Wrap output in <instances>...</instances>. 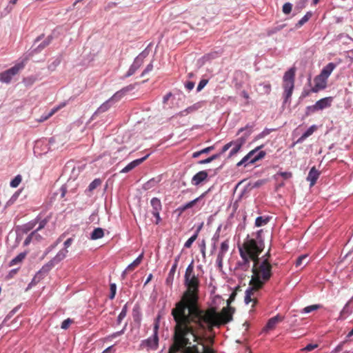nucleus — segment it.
<instances>
[{
  "instance_id": "obj_24",
  "label": "nucleus",
  "mask_w": 353,
  "mask_h": 353,
  "mask_svg": "<svg viewBox=\"0 0 353 353\" xmlns=\"http://www.w3.org/2000/svg\"><path fill=\"white\" fill-rule=\"evenodd\" d=\"M27 253L21 252L16 257L12 259L10 262V266H14L18 263H20L23 261V260L26 258Z\"/></svg>"
},
{
  "instance_id": "obj_1",
  "label": "nucleus",
  "mask_w": 353,
  "mask_h": 353,
  "mask_svg": "<svg viewBox=\"0 0 353 353\" xmlns=\"http://www.w3.org/2000/svg\"><path fill=\"white\" fill-rule=\"evenodd\" d=\"M184 285L185 290L171 311L175 323H177L178 335L191 334L192 330L188 327L190 322L200 323L201 320L202 322L208 323L211 325L220 324L218 321H214L219 314L215 307L202 310L199 307L200 281L199 277L195 275L193 261L185 270Z\"/></svg>"
},
{
  "instance_id": "obj_20",
  "label": "nucleus",
  "mask_w": 353,
  "mask_h": 353,
  "mask_svg": "<svg viewBox=\"0 0 353 353\" xmlns=\"http://www.w3.org/2000/svg\"><path fill=\"white\" fill-rule=\"evenodd\" d=\"M143 259V254L139 256L132 263H131L124 270L123 274H128L133 271L141 262Z\"/></svg>"
},
{
  "instance_id": "obj_50",
  "label": "nucleus",
  "mask_w": 353,
  "mask_h": 353,
  "mask_svg": "<svg viewBox=\"0 0 353 353\" xmlns=\"http://www.w3.org/2000/svg\"><path fill=\"white\" fill-rule=\"evenodd\" d=\"M153 69V65L152 63H149L145 69L143 71L141 74V77L145 76L146 74H148L149 72L152 71Z\"/></svg>"
},
{
  "instance_id": "obj_32",
  "label": "nucleus",
  "mask_w": 353,
  "mask_h": 353,
  "mask_svg": "<svg viewBox=\"0 0 353 353\" xmlns=\"http://www.w3.org/2000/svg\"><path fill=\"white\" fill-rule=\"evenodd\" d=\"M101 184V181L99 179H94L88 186V191L92 192L97 187L100 186Z\"/></svg>"
},
{
  "instance_id": "obj_59",
  "label": "nucleus",
  "mask_w": 353,
  "mask_h": 353,
  "mask_svg": "<svg viewBox=\"0 0 353 353\" xmlns=\"http://www.w3.org/2000/svg\"><path fill=\"white\" fill-rule=\"evenodd\" d=\"M196 110V108L194 105L193 106H190L189 108H188L187 109H185V110H183L182 112H185L186 114L190 113V112H192L193 111Z\"/></svg>"
},
{
  "instance_id": "obj_3",
  "label": "nucleus",
  "mask_w": 353,
  "mask_h": 353,
  "mask_svg": "<svg viewBox=\"0 0 353 353\" xmlns=\"http://www.w3.org/2000/svg\"><path fill=\"white\" fill-rule=\"evenodd\" d=\"M263 249V241L254 239H247L242 245L239 247L241 261L238 263V266L241 270L248 271L250 268V262H253L250 281L256 284L257 287H263L265 283L269 281L272 275V266L268 259L261 260L259 258Z\"/></svg>"
},
{
  "instance_id": "obj_10",
  "label": "nucleus",
  "mask_w": 353,
  "mask_h": 353,
  "mask_svg": "<svg viewBox=\"0 0 353 353\" xmlns=\"http://www.w3.org/2000/svg\"><path fill=\"white\" fill-rule=\"evenodd\" d=\"M150 204L152 207V214L156 218V224H159L161 221L160 211L162 209V205L161 201L158 198H152L150 201Z\"/></svg>"
},
{
  "instance_id": "obj_21",
  "label": "nucleus",
  "mask_w": 353,
  "mask_h": 353,
  "mask_svg": "<svg viewBox=\"0 0 353 353\" xmlns=\"http://www.w3.org/2000/svg\"><path fill=\"white\" fill-rule=\"evenodd\" d=\"M65 105H66V103L63 102L61 104H59L58 106L53 108L48 115H46L45 117H41V119H39V121L42 122V121H46L50 117H51L53 114H54L57 111H59L60 109L65 107Z\"/></svg>"
},
{
  "instance_id": "obj_55",
  "label": "nucleus",
  "mask_w": 353,
  "mask_h": 353,
  "mask_svg": "<svg viewBox=\"0 0 353 353\" xmlns=\"http://www.w3.org/2000/svg\"><path fill=\"white\" fill-rule=\"evenodd\" d=\"M72 241H73V239H72V238H69V239H68L64 242V243H63V245H64V248H63V249H66V250H68V248H69V247L71 245V244H72Z\"/></svg>"
},
{
  "instance_id": "obj_16",
  "label": "nucleus",
  "mask_w": 353,
  "mask_h": 353,
  "mask_svg": "<svg viewBox=\"0 0 353 353\" xmlns=\"http://www.w3.org/2000/svg\"><path fill=\"white\" fill-rule=\"evenodd\" d=\"M208 177V172L205 170L200 171L196 173L192 179V183L194 185H198L201 182L205 181Z\"/></svg>"
},
{
  "instance_id": "obj_33",
  "label": "nucleus",
  "mask_w": 353,
  "mask_h": 353,
  "mask_svg": "<svg viewBox=\"0 0 353 353\" xmlns=\"http://www.w3.org/2000/svg\"><path fill=\"white\" fill-rule=\"evenodd\" d=\"M268 221L269 220L268 218H264L263 216H258L255 221V225L256 227H261V226L265 225V224L268 223Z\"/></svg>"
},
{
  "instance_id": "obj_53",
  "label": "nucleus",
  "mask_w": 353,
  "mask_h": 353,
  "mask_svg": "<svg viewBox=\"0 0 353 353\" xmlns=\"http://www.w3.org/2000/svg\"><path fill=\"white\" fill-rule=\"evenodd\" d=\"M233 145V142L231 141L227 144H225L221 149V151L220 152L222 154H223L224 152H225L228 150H229V148Z\"/></svg>"
},
{
  "instance_id": "obj_13",
  "label": "nucleus",
  "mask_w": 353,
  "mask_h": 353,
  "mask_svg": "<svg viewBox=\"0 0 353 353\" xmlns=\"http://www.w3.org/2000/svg\"><path fill=\"white\" fill-rule=\"evenodd\" d=\"M283 319H284V317L280 314H277L275 316L270 318L268 320L265 326L263 327V332H267L270 330H274L276 327V325L279 323L283 321Z\"/></svg>"
},
{
  "instance_id": "obj_47",
  "label": "nucleus",
  "mask_w": 353,
  "mask_h": 353,
  "mask_svg": "<svg viewBox=\"0 0 353 353\" xmlns=\"http://www.w3.org/2000/svg\"><path fill=\"white\" fill-rule=\"evenodd\" d=\"M208 83V79H201L196 88L197 92H200Z\"/></svg>"
},
{
  "instance_id": "obj_4",
  "label": "nucleus",
  "mask_w": 353,
  "mask_h": 353,
  "mask_svg": "<svg viewBox=\"0 0 353 353\" xmlns=\"http://www.w3.org/2000/svg\"><path fill=\"white\" fill-rule=\"evenodd\" d=\"M296 69L291 68L285 72L283 77V103H286L290 101L293 90L294 88V79H295Z\"/></svg>"
},
{
  "instance_id": "obj_7",
  "label": "nucleus",
  "mask_w": 353,
  "mask_h": 353,
  "mask_svg": "<svg viewBox=\"0 0 353 353\" xmlns=\"http://www.w3.org/2000/svg\"><path fill=\"white\" fill-rule=\"evenodd\" d=\"M250 288H248L245 291V303L246 304H249L251 302H253V305L256 303V299L254 297V294L263 287H257L256 284L250 281Z\"/></svg>"
},
{
  "instance_id": "obj_28",
  "label": "nucleus",
  "mask_w": 353,
  "mask_h": 353,
  "mask_svg": "<svg viewBox=\"0 0 353 353\" xmlns=\"http://www.w3.org/2000/svg\"><path fill=\"white\" fill-rule=\"evenodd\" d=\"M279 176H281L284 180H288L292 177V173L291 172H278L274 177L278 180Z\"/></svg>"
},
{
  "instance_id": "obj_34",
  "label": "nucleus",
  "mask_w": 353,
  "mask_h": 353,
  "mask_svg": "<svg viewBox=\"0 0 353 353\" xmlns=\"http://www.w3.org/2000/svg\"><path fill=\"white\" fill-rule=\"evenodd\" d=\"M234 144H235V146L230 152V154H229L230 157L234 156L240 150L243 143L236 141L234 143Z\"/></svg>"
},
{
  "instance_id": "obj_27",
  "label": "nucleus",
  "mask_w": 353,
  "mask_h": 353,
  "mask_svg": "<svg viewBox=\"0 0 353 353\" xmlns=\"http://www.w3.org/2000/svg\"><path fill=\"white\" fill-rule=\"evenodd\" d=\"M202 227V224L200 225V227L198 228L195 234H194L193 236H192L190 239H188L186 242L184 244V246L187 248H189L192 246L193 242L196 239L197 236H198V233L199 232V230H201Z\"/></svg>"
},
{
  "instance_id": "obj_57",
  "label": "nucleus",
  "mask_w": 353,
  "mask_h": 353,
  "mask_svg": "<svg viewBox=\"0 0 353 353\" xmlns=\"http://www.w3.org/2000/svg\"><path fill=\"white\" fill-rule=\"evenodd\" d=\"M185 87L186 88L187 90H191L194 88V83L192 82V81H188L185 84Z\"/></svg>"
},
{
  "instance_id": "obj_30",
  "label": "nucleus",
  "mask_w": 353,
  "mask_h": 353,
  "mask_svg": "<svg viewBox=\"0 0 353 353\" xmlns=\"http://www.w3.org/2000/svg\"><path fill=\"white\" fill-rule=\"evenodd\" d=\"M312 17L311 12H307V14L303 16L301 19H300L298 23L296 24L295 27L296 28H301L303 24H305Z\"/></svg>"
},
{
  "instance_id": "obj_26",
  "label": "nucleus",
  "mask_w": 353,
  "mask_h": 353,
  "mask_svg": "<svg viewBox=\"0 0 353 353\" xmlns=\"http://www.w3.org/2000/svg\"><path fill=\"white\" fill-rule=\"evenodd\" d=\"M111 101L107 100L105 102H104L103 104H101L98 109L97 110L95 114H101L103 112H106L111 106Z\"/></svg>"
},
{
  "instance_id": "obj_62",
  "label": "nucleus",
  "mask_w": 353,
  "mask_h": 353,
  "mask_svg": "<svg viewBox=\"0 0 353 353\" xmlns=\"http://www.w3.org/2000/svg\"><path fill=\"white\" fill-rule=\"evenodd\" d=\"M221 153L219 152V153H217V154H214L212 155L210 157L211 161H212L219 158L221 157Z\"/></svg>"
},
{
  "instance_id": "obj_31",
  "label": "nucleus",
  "mask_w": 353,
  "mask_h": 353,
  "mask_svg": "<svg viewBox=\"0 0 353 353\" xmlns=\"http://www.w3.org/2000/svg\"><path fill=\"white\" fill-rule=\"evenodd\" d=\"M204 194H202L201 196H199V197L196 198L195 199L187 203L185 205V207L187 209H189V208H192L193 206H194L197 203L200 202L201 201V199H203V197L204 196Z\"/></svg>"
},
{
  "instance_id": "obj_8",
  "label": "nucleus",
  "mask_w": 353,
  "mask_h": 353,
  "mask_svg": "<svg viewBox=\"0 0 353 353\" xmlns=\"http://www.w3.org/2000/svg\"><path fill=\"white\" fill-rule=\"evenodd\" d=\"M158 330H159V323L157 322L154 325V333L152 336L148 338L144 341V343L146 346L150 349L156 350L158 347L159 344V336H158Z\"/></svg>"
},
{
  "instance_id": "obj_43",
  "label": "nucleus",
  "mask_w": 353,
  "mask_h": 353,
  "mask_svg": "<svg viewBox=\"0 0 353 353\" xmlns=\"http://www.w3.org/2000/svg\"><path fill=\"white\" fill-rule=\"evenodd\" d=\"M292 5L290 3H285L283 6V12L285 14H288L291 12Z\"/></svg>"
},
{
  "instance_id": "obj_60",
  "label": "nucleus",
  "mask_w": 353,
  "mask_h": 353,
  "mask_svg": "<svg viewBox=\"0 0 353 353\" xmlns=\"http://www.w3.org/2000/svg\"><path fill=\"white\" fill-rule=\"evenodd\" d=\"M212 162L211 159H210V157H208L205 159H203V160H201L199 161V163L202 165V164H206V163H209Z\"/></svg>"
},
{
  "instance_id": "obj_17",
  "label": "nucleus",
  "mask_w": 353,
  "mask_h": 353,
  "mask_svg": "<svg viewBox=\"0 0 353 353\" xmlns=\"http://www.w3.org/2000/svg\"><path fill=\"white\" fill-rule=\"evenodd\" d=\"M179 259V256H177L175 259L174 263L172 265V266L169 272L168 276L165 281V283L167 285H171L172 284L173 279H174V275L176 270L177 268Z\"/></svg>"
},
{
  "instance_id": "obj_51",
  "label": "nucleus",
  "mask_w": 353,
  "mask_h": 353,
  "mask_svg": "<svg viewBox=\"0 0 353 353\" xmlns=\"http://www.w3.org/2000/svg\"><path fill=\"white\" fill-rule=\"evenodd\" d=\"M143 57L140 54L139 56H138L132 65H139V67L141 65V64L143 63Z\"/></svg>"
},
{
  "instance_id": "obj_64",
  "label": "nucleus",
  "mask_w": 353,
  "mask_h": 353,
  "mask_svg": "<svg viewBox=\"0 0 353 353\" xmlns=\"http://www.w3.org/2000/svg\"><path fill=\"white\" fill-rule=\"evenodd\" d=\"M241 95L243 97V98H245V99H249V94L248 93L243 90L241 93Z\"/></svg>"
},
{
  "instance_id": "obj_12",
  "label": "nucleus",
  "mask_w": 353,
  "mask_h": 353,
  "mask_svg": "<svg viewBox=\"0 0 353 353\" xmlns=\"http://www.w3.org/2000/svg\"><path fill=\"white\" fill-rule=\"evenodd\" d=\"M134 89V85H128V86H125L120 90L117 91L112 97L109 99V101H110L112 103L117 102L121 100L128 92H130Z\"/></svg>"
},
{
  "instance_id": "obj_41",
  "label": "nucleus",
  "mask_w": 353,
  "mask_h": 353,
  "mask_svg": "<svg viewBox=\"0 0 353 353\" xmlns=\"http://www.w3.org/2000/svg\"><path fill=\"white\" fill-rule=\"evenodd\" d=\"M36 81V78L34 77H28L26 78H24L23 80V83L26 86L32 85Z\"/></svg>"
},
{
  "instance_id": "obj_49",
  "label": "nucleus",
  "mask_w": 353,
  "mask_h": 353,
  "mask_svg": "<svg viewBox=\"0 0 353 353\" xmlns=\"http://www.w3.org/2000/svg\"><path fill=\"white\" fill-rule=\"evenodd\" d=\"M316 111H318V110H317L315 104L313 105H311V106H308V107H307L306 114L309 115L312 113H314Z\"/></svg>"
},
{
  "instance_id": "obj_40",
  "label": "nucleus",
  "mask_w": 353,
  "mask_h": 353,
  "mask_svg": "<svg viewBox=\"0 0 353 353\" xmlns=\"http://www.w3.org/2000/svg\"><path fill=\"white\" fill-rule=\"evenodd\" d=\"M139 68V65H132L129 70H128L127 73L125 74V77H129L134 74V72L137 71V70Z\"/></svg>"
},
{
  "instance_id": "obj_61",
  "label": "nucleus",
  "mask_w": 353,
  "mask_h": 353,
  "mask_svg": "<svg viewBox=\"0 0 353 353\" xmlns=\"http://www.w3.org/2000/svg\"><path fill=\"white\" fill-rule=\"evenodd\" d=\"M187 210L185 205H181L177 208V211L179 212V214H182L184 211Z\"/></svg>"
},
{
  "instance_id": "obj_58",
  "label": "nucleus",
  "mask_w": 353,
  "mask_h": 353,
  "mask_svg": "<svg viewBox=\"0 0 353 353\" xmlns=\"http://www.w3.org/2000/svg\"><path fill=\"white\" fill-rule=\"evenodd\" d=\"M46 223H47V221H46V219L42 220V221L40 222L39 225V227H38V228H37V231L40 230H41L42 228H43L45 227V225H46Z\"/></svg>"
},
{
  "instance_id": "obj_48",
  "label": "nucleus",
  "mask_w": 353,
  "mask_h": 353,
  "mask_svg": "<svg viewBox=\"0 0 353 353\" xmlns=\"http://www.w3.org/2000/svg\"><path fill=\"white\" fill-rule=\"evenodd\" d=\"M318 347L317 344H308L304 348L301 349L303 352H310Z\"/></svg>"
},
{
  "instance_id": "obj_19",
  "label": "nucleus",
  "mask_w": 353,
  "mask_h": 353,
  "mask_svg": "<svg viewBox=\"0 0 353 353\" xmlns=\"http://www.w3.org/2000/svg\"><path fill=\"white\" fill-rule=\"evenodd\" d=\"M336 65L334 63H329L326 65L321 70L320 74L326 78L327 79L332 72V71L336 68Z\"/></svg>"
},
{
  "instance_id": "obj_37",
  "label": "nucleus",
  "mask_w": 353,
  "mask_h": 353,
  "mask_svg": "<svg viewBox=\"0 0 353 353\" xmlns=\"http://www.w3.org/2000/svg\"><path fill=\"white\" fill-rule=\"evenodd\" d=\"M127 312H128V305L125 304L123 307L121 312L119 314V316H118V323H121V321L126 316Z\"/></svg>"
},
{
  "instance_id": "obj_14",
  "label": "nucleus",
  "mask_w": 353,
  "mask_h": 353,
  "mask_svg": "<svg viewBox=\"0 0 353 353\" xmlns=\"http://www.w3.org/2000/svg\"><path fill=\"white\" fill-rule=\"evenodd\" d=\"M149 157V154L145 155L143 158L136 159L130 163H128L124 168L122 169L121 171L123 173H127L140 165L141 163H143L145 160H146Z\"/></svg>"
},
{
  "instance_id": "obj_45",
  "label": "nucleus",
  "mask_w": 353,
  "mask_h": 353,
  "mask_svg": "<svg viewBox=\"0 0 353 353\" xmlns=\"http://www.w3.org/2000/svg\"><path fill=\"white\" fill-rule=\"evenodd\" d=\"M72 323L73 321L72 319H67L62 322L61 327L63 330H67Z\"/></svg>"
},
{
  "instance_id": "obj_15",
  "label": "nucleus",
  "mask_w": 353,
  "mask_h": 353,
  "mask_svg": "<svg viewBox=\"0 0 353 353\" xmlns=\"http://www.w3.org/2000/svg\"><path fill=\"white\" fill-rule=\"evenodd\" d=\"M320 176V172L316 169L314 166L312 167L307 176V181H310V186L312 187L316 183L317 179Z\"/></svg>"
},
{
  "instance_id": "obj_52",
  "label": "nucleus",
  "mask_w": 353,
  "mask_h": 353,
  "mask_svg": "<svg viewBox=\"0 0 353 353\" xmlns=\"http://www.w3.org/2000/svg\"><path fill=\"white\" fill-rule=\"evenodd\" d=\"M224 255L221 254H218L216 262L219 268H222V263L223 260Z\"/></svg>"
},
{
  "instance_id": "obj_42",
  "label": "nucleus",
  "mask_w": 353,
  "mask_h": 353,
  "mask_svg": "<svg viewBox=\"0 0 353 353\" xmlns=\"http://www.w3.org/2000/svg\"><path fill=\"white\" fill-rule=\"evenodd\" d=\"M51 41H52V37L51 36L48 37L47 39L37 47V48L39 50H41L42 49L45 48L46 46H48L50 43Z\"/></svg>"
},
{
  "instance_id": "obj_29",
  "label": "nucleus",
  "mask_w": 353,
  "mask_h": 353,
  "mask_svg": "<svg viewBox=\"0 0 353 353\" xmlns=\"http://www.w3.org/2000/svg\"><path fill=\"white\" fill-rule=\"evenodd\" d=\"M214 149V146H209L208 148H205L200 151L195 152L192 154V157L196 159L198 158L201 154H207L209 153L210 151L213 150Z\"/></svg>"
},
{
  "instance_id": "obj_44",
  "label": "nucleus",
  "mask_w": 353,
  "mask_h": 353,
  "mask_svg": "<svg viewBox=\"0 0 353 353\" xmlns=\"http://www.w3.org/2000/svg\"><path fill=\"white\" fill-rule=\"evenodd\" d=\"M110 294L109 295V298L110 299H113L115 297L116 291H117V285L115 283H111L110 285Z\"/></svg>"
},
{
  "instance_id": "obj_35",
  "label": "nucleus",
  "mask_w": 353,
  "mask_h": 353,
  "mask_svg": "<svg viewBox=\"0 0 353 353\" xmlns=\"http://www.w3.org/2000/svg\"><path fill=\"white\" fill-rule=\"evenodd\" d=\"M321 307V305H309V306L304 307L302 310L301 312L309 313V312H313L314 310H316Z\"/></svg>"
},
{
  "instance_id": "obj_54",
  "label": "nucleus",
  "mask_w": 353,
  "mask_h": 353,
  "mask_svg": "<svg viewBox=\"0 0 353 353\" xmlns=\"http://www.w3.org/2000/svg\"><path fill=\"white\" fill-rule=\"evenodd\" d=\"M157 183V181H156L154 179H152L150 180L149 181H148V182L145 184V189L150 188H152V187L154 185V183Z\"/></svg>"
},
{
  "instance_id": "obj_38",
  "label": "nucleus",
  "mask_w": 353,
  "mask_h": 353,
  "mask_svg": "<svg viewBox=\"0 0 353 353\" xmlns=\"http://www.w3.org/2000/svg\"><path fill=\"white\" fill-rule=\"evenodd\" d=\"M22 178L21 175H17L10 182V186L12 188H17L21 182Z\"/></svg>"
},
{
  "instance_id": "obj_2",
  "label": "nucleus",
  "mask_w": 353,
  "mask_h": 353,
  "mask_svg": "<svg viewBox=\"0 0 353 353\" xmlns=\"http://www.w3.org/2000/svg\"><path fill=\"white\" fill-rule=\"evenodd\" d=\"M232 308H225L222 314H218L214 321H218L220 324L211 325L208 323L190 322L188 327L191 328V334L185 333L180 336L177 333V323L174 327L173 343L170 347V353H214V351L207 347L199 336V330H208L212 332L214 327H219L232 321V314L230 310Z\"/></svg>"
},
{
  "instance_id": "obj_18",
  "label": "nucleus",
  "mask_w": 353,
  "mask_h": 353,
  "mask_svg": "<svg viewBox=\"0 0 353 353\" xmlns=\"http://www.w3.org/2000/svg\"><path fill=\"white\" fill-rule=\"evenodd\" d=\"M332 98L325 97L316 102L315 105L318 110H323L331 105Z\"/></svg>"
},
{
  "instance_id": "obj_63",
  "label": "nucleus",
  "mask_w": 353,
  "mask_h": 353,
  "mask_svg": "<svg viewBox=\"0 0 353 353\" xmlns=\"http://www.w3.org/2000/svg\"><path fill=\"white\" fill-rule=\"evenodd\" d=\"M264 88L265 90V92L266 93H270V92L271 91V85L270 83H267V84H264Z\"/></svg>"
},
{
  "instance_id": "obj_5",
  "label": "nucleus",
  "mask_w": 353,
  "mask_h": 353,
  "mask_svg": "<svg viewBox=\"0 0 353 353\" xmlns=\"http://www.w3.org/2000/svg\"><path fill=\"white\" fill-rule=\"evenodd\" d=\"M26 65V60L15 64L11 68L0 73V81L8 83L11 81L13 76L16 75L19 70H22Z\"/></svg>"
},
{
  "instance_id": "obj_36",
  "label": "nucleus",
  "mask_w": 353,
  "mask_h": 353,
  "mask_svg": "<svg viewBox=\"0 0 353 353\" xmlns=\"http://www.w3.org/2000/svg\"><path fill=\"white\" fill-rule=\"evenodd\" d=\"M228 249L229 242L228 240H225L221 243L219 254L225 255V254L228 252Z\"/></svg>"
},
{
  "instance_id": "obj_6",
  "label": "nucleus",
  "mask_w": 353,
  "mask_h": 353,
  "mask_svg": "<svg viewBox=\"0 0 353 353\" xmlns=\"http://www.w3.org/2000/svg\"><path fill=\"white\" fill-rule=\"evenodd\" d=\"M262 147H263V145H261V146L257 147L254 150H251L239 163H237L236 165L238 167H239V166L242 165L243 164H244L245 163H246L248 160H250V163H254L256 161H257L258 160L263 159L266 154L265 152H264V151H260L259 152H258V154L256 156H254L255 154V153L258 151V150H259Z\"/></svg>"
},
{
  "instance_id": "obj_9",
  "label": "nucleus",
  "mask_w": 353,
  "mask_h": 353,
  "mask_svg": "<svg viewBox=\"0 0 353 353\" xmlns=\"http://www.w3.org/2000/svg\"><path fill=\"white\" fill-rule=\"evenodd\" d=\"M68 250L66 249H62L61 250L57 255L52 259L46 265L44 268H46L48 269H50L54 265H57L59 263H60L61 261H63L68 255Z\"/></svg>"
},
{
  "instance_id": "obj_11",
  "label": "nucleus",
  "mask_w": 353,
  "mask_h": 353,
  "mask_svg": "<svg viewBox=\"0 0 353 353\" xmlns=\"http://www.w3.org/2000/svg\"><path fill=\"white\" fill-rule=\"evenodd\" d=\"M314 86L311 89L312 92H318L319 90L325 89L327 86V79L320 74L314 78Z\"/></svg>"
},
{
  "instance_id": "obj_56",
  "label": "nucleus",
  "mask_w": 353,
  "mask_h": 353,
  "mask_svg": "<svg viewBox=\"0 0 353 353\" xmlns=\"http://www.w3.org/2000/svg\"><path fill=\"white\" fill-rule=\"evenodd\" d=\"M345 343V341H343L342 343H341L340 344H339L334 350V352L337 353V352H341L343 348V345L344 343Z\"/></svg>"
},
{
  "instance_id": "obj_22",
  "label": "nucleus",
  "mask_w": 353,
  "mask_h": 353,
  "mask_svg": "<svg viewBox=\"0 0 353 353\" xmlns=\"http://www.w3.org/2000/svg\"><path fill=\"white\" fill-rule=\"evenodd\" d=\"M236 294H237L236 293V292H232V294H230V296L229 299L227 301V307H223V308L222 309V310H221V312H218L219 314H222V313H223V310H224V309H225V308H232V310H230L229 312H230V313H231L232 316L233 315V314H234V312H235V308H234V307H231V306H230V304H231V303H232V301H234V299H235V298H236Z\"/></svg>"
},
{
  "instance_id": "obj_25",
  "label": "nucleus",
  "mask_w": 353,
  "mask_h": 353,
  "mask_svg": "<svg viewBox=\"0 0 353 353\" xmlns=\"http://www.w3.org/2000/svg\"><path fill=\"white\" fill-rule=\"evenodd\" d=\"M104 232L101 228H95L91 234L90 238L92 240L101 239L103 236Z\"/></svg>"
},
{
  "instance_id": "obj_23",
  "label": "nucleus",
  "mask_w": 353,
  "mask_h": 353,
  "mask_svg": "<svg viewBox=\"0 0 353 353\" xmlns=\"http://www.w3.org/2000/svg\"><path fill=\"white\" fill-rule=\"evenodd\" d=\"M316 130V125H312L311 127H310L307 130L306 132H305L302 135L301 137L298 139V142H302L303 141H304L305 139H307L308 137L311 136L314 132Z\"/></svg>"
},
{
  "instance_id": "obj_39",
  "label": "nucleus",
  "mask_w": 353,
  "mask_h": 353,
  "mask_svg": "<svg viewBox=\"0 0 353 353\" xmlns=\"http://www.w3.org/2000/svg\"><path fill=\"white\" fill-rule=\"evenodd\" d=\"M308 256L307 254H303L298 257L295 262L296 267L301 266L305 261L307 260Z\"/></svg>"
},
{
  "instance_id": "obj_46",
  "label": "nucleus",
  "mask_w": 353,
  "mask_h": 353,
  "mask_svg": "<svg viewBox=\"0 0 353 353\" xmlns=\"http://www.w3.org/2000/svg\"><path fill=\"white\" fill-rule=\"evenodd\" d=\"M285 26V25L283 24V25L278 26L271 30H269L268 32V34L271 35L272 34H274V33L277 32L278 31H280L281 30H282Z\"/></svg>"
}]
</instances>
